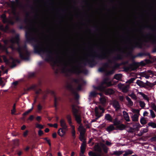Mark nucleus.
<instances>
[{
    "mask_svg": "<svg viewBox=\"0 0 156 156\" xmlns=\"http://www.w3.org/2000/svg\"><path fill=\"white\" fill-rule=\"evenodd\" d=\"M94 149L95 151L99 152L101 151V149L99 144L95 145L94 147Z\"/></svg>",
    "mask_w": 156,
    "mask_h": 156,
    "instance_id": "17",
    "label": "nucleus"
},
{
    "mask_svg": "<svg viewBox=\"0 0 156 156\" xmlns=\"http://www.w3.org/2000/svg\"><path fill=\"white\" fill-rule=\"evenodd\" d=\"M129 88V85H127L124 86L122 89V91L123 92H126L128 90Z\"/></svg>",
    "mask_w": 156,
    "mask_h": 156,
    "instance_id": "26",
    "label": "nucleus"
},
{
    "mask_svg": "<svg viewBox=\"0 0 156 156\" xmlns=\"http://www.w3.org/2000/svg\"><path fill=\"white\" fill-rule=\"evenodd\" d=\"M17 154L19 156H21L23 152L22 151L18 150L16 151Z\"/></svg>",
    "mask_w": 156,
    "mask_h": 156,
    "instance_id": "50",
    "label": "nucleus"
},
{
    "mask_svg": "<svg viewBox=\"0 0 156 156\" xmlns=\"http://www.w3.org/2000/svg\"><path fill=\"white\" fill-rule=\"evenodd\" d=\"M34 118V116L33 115H31L29 117L28 119L30 120V121H32L33 120Z\"/></svg>",
    "mask_w": 156,
    "mask_h": 156,
    "instance_id": "61",
    "label": "nucleus"
},
{
    "mask_svg": "<svg viewBox=\"0 0 156 156\" xmlns=\"http://www.w3.org/2000/svg\"><path fill=\"white\" fill-rule=\"evenodd\" d=\"M44 133L41 130H39L38 132V134L39 136H41Z\"/></svg>",
    "mask_w": 156,
    "mask_h": 156,
    "instance_id": "57",
    "label": "nucleus"
},
{
    "mask_svg": "<svg viewBox=\"0 0 156 156\" xmlns=\"http://www.w3.org/2000/svg\"><path fill=\"white\" fill-rule=\"evenodd\" d=\"M131 111L133 113H136V114H139V110L138 109H132Z\"/></svg>",
    "mask_w": 156,
    "mask_h": 156,
    "instance_id": "43",
    "label": "nucleus"
},
{
    "mask_svg": "<svg viewBox=\"0 0 156 156\" xmlns=\"http://www.w3.org/2000/svg\"><path fill=\"white\" fill-rule=\"evenodd\" d=\"M124 152V151H114L113 153V154H114L116 156H119L121 154H122Z\"/></svg>",
    "mask_w": 156,
    "mask_h": 156,
    "instance_id": "15",
    "label": "nucleus"
},
{
    "mask_svg": "<svg viewBox=\"0 0 156 156\" xmlns=\"http://www.w3.org/2000/svg\"><path fill=\"white\" fill-rule=\"evenodd\" d=\"M16 104H15L13 105L12 109L11 111V114L12 115L14 114L16 112Z\"/></svg>",
    "mask_w": 156,
    "mask_h": 156,
    "instance_id": "40",
    "label": "nucleus"
},
{
    "mask_svg": "<svg viewBox=\"0 0 156 156\" xmlns=\"http://www.w3.org/2000/svg\"><path fill=\"white\" fill-rule=\"evenodd\" d=\"M66 119L70 126H73L72 125V118L71 115H67L66 116Z\"/></svg>",
    "mask_w": 156,
    "mask_h": 156,
    "instance_id": "12",
    "label": "nucleus"
},
{
    "mask_svg": "<svg viewBox=\"0 0 156 156\" xmlns=\"http://www.w3.org/2000/svg\"><path fill=\"white\" fill-rule=\"evenodd\" d=\"M147 131L148 129L147 128L141 129L140 131L141 135H142L144 133L147 132Z\"/></svg>",
    "mask_w": 156,
    "mask_h": 156,
    "instance_id": "35",
    "label": "nucleus"
},
{
    "mask_svg": "<svg viewBox=\"0 0 156 156\" xmlns=\"http://www.w3.org/2000/svg\"><path fill=\"white\" fill-rule=\"evenodd\" d=\"M104 83H105L106 85L108 86H110L112 85L110 81L108 79L105 80L104 81Z\"/></svg>",
    "mask_w": 156,
    "mask_h": 156,
    "instance_id": "30",
    "label": "nucleus"
},
{
    "mask_svg": "<svg viewBox=\"0 0 156 156\" xmlns=\"http://www.w3.org/2000/svg\"><path fill=\"white\" fill-rule=\"evenodd\" d=\"M138 93L141 95L145 100H146L147 101H148L149 99L146 95L142 92H139Z\"/></svg>",
    "mask_w": 156,
    "mask_h": 156,
    "instance_id": "25",
    "label": "nucleus"
},
{
    "mask_svg": "<svg viewBox=\"0 0 156 156\" xmlns=\"http://www.w3.org/2000/svg\"><path fill=\"white\" fill-rule=\"evenodd\" d=\"M133 103L131 100L128 102V105L129 107H131L133 105Z\"/></svg>",
    "mask_w": 156,
    "mask_h": 156,
    "instance_id": "54",
    "label": "nucleus"
},
{
    "mask_svg": "<svg viewBox=\"0 0 156 156\" xmlns=\"http://www.w3.org/2000/svg\"><path fill=\"white\" fill-rule=\"evenodd\" d=\"M124 118L127 122H129L130 121V118L128 113L125 111L122 112Z\"/></svg>",
    "mask_w": 156,
    "mask_h": 156,
    "instance_id": "9",
    "label": "nucleus"
},
{
    "mask_svg": "<svg viewBox=\"0 0 156 156\" xmlns=\"http://www.w3.org/2000/svg\"><path fill=\"white\" fill-rule=\"evenodd\" d=\"M124 151L125 153L123 154V156H126L129 155H130L132 154L133 153V151L129 150H128Z\"/></svg>",
    "mask_w": 156,
    "mask_h": 156,
    "instance_id": "19",
    "label": "nucleus"
},
{
    "mask_svg": "<svg viewBox=\"0 0 156 156\" xmlns=\"http://www.w3.org/2000/svg\"><path fill=\"white\" fill-rule=\"evenodd\" d=\"M125 126L123 124H120L119 126V129L121 130H123L125 128Z\"/></svg>",
    "mask_w": 156,
    "mask_h": 156,
    "instance_id": "41",
    "label": "nucleus"
},
{
    "mask_svg": "<svg viewBox=\"0 0 156 156\" xmlns=\"http://www.w3.org/2000/svg\"><path fill=\"white\" fill-rule=\"evenodd\" d=\"M21 50L23 51V50L22 49H20V48H19L18 49V51L19 52L20 54V58L23 59H26L23 56V53H21Z\"/></svg>",
    "mask_w": 156,
    "mask_h": 156,
    "instance_id": "24",
    "label": "nucleus"
},
{
    "mask_svg": "<svg viewBox=\"0 0 156 156\" xmlns=\"http://www.w3.org/2000/svg\"><path fill=\"white\" fill-rule=\"evenodd\" d=\"M150 115L152 118H153L155 117L156 115L154 112L152 110H150Z\"/></svg>",
    "mask_w": 156,
    "mask_h": 156,
    "instance_id": "37",
    "label": "nucleus"
},
{
    "mask_svg": "<svg viewBox=\"0 0 156 156\" xmlns=\"http://www.w3.org/2000/svg\"><path fill=\"white\" fill-rule=\"evenodd\" d=\"M101 146L103 148L104 151L105 153H107L108 151V148L104 144H101Z\"/></svg>",
    "mask_w": 156,
    "mask_h": 156,
    "instance_id": "28",
    "label": "nucleus"
},
{
    "mask_svg": "<svg viewBox=\"0 0 156 156\" xmlns=\"http://www.w3.org/2000/svg\"><path fill=\"white\" fill-rule=\"evenodd\" d=\"M90 156H101V154L93 152L92 151H90L88 153Z\"/></svg>",
    "mask_w": 156,
    "mask_h": 156,
    "instance_id": "18",
    "label": "nucleus"
},
{
    "mask_svg": "<svg viewBox=\"0 0 156 156\" xmlns=\"http://www.w3.org/2000/svg\"><path fill=\"white\" fill-rule=\"evenodd\" d=\"M115 128L113 125H111L107 128V130L108 131L114 130Z\"/></svg>",
    "mask_w": 156,
    "mask_h": 156,
    "instance_id": "34",
    "label": "nucleus"
},
{
    "mask_svg": "<svg viewBox=\"0 0 156 156\" xmlns=\"http://www.w3.org/2000/svg\"><path fill=\"white\" fill-rule=\"evenodd\" d=\"M18 81H16L12 83V86L13 87H15L18 84Z\"/></svg>",
    "mask_w": 156,
    "mask_h": 156,
    "instance_id": "49",
    "label": "nucleus"
},
{
    "mask_svg": "<svg viewBox=\"0 0 156 156\" xmlns=\"http://www.w3.org/2000/svg\"><path fill=\"white\" fill-rule=\"evenodd\" d=\"M129 66L130 67L127 69L129 71L135 70V69H136L137 67L136 66V65L135 64L131 65Z\"/></svg>",
    "mask_w": 156,
    "mask_h": 156,
    "instance_id": "16",
    "label": "nucleus"
},
{
    "mask_svg": "<svg viewBox=\"0 0 156 156\" xmlns=\"http://www.w3.org/2000/svg\"><path fill=\"white\" fill-rule=\"evenodd\" d=\"M73 112L74 116L75 118V120L79 124H80L81 122V117L80 113L79 111L76 109L73 106Z\"/></svg>",
    "mask_w": 156,
    "mask_h": 156,
    "instance_id": "1",
    "label": "nucleus"
},
{
    "mask_svg": "<svg viewBox=\"0 0 156 156\" xmlns=\"http://www.w3.org/2000/svg\"><path fill=\"white\" fill-rule=\"evenodd\" d=\"M60 126L62 128L65 129H68V126L65 120L64 119H62L60 121Z\"/></svg>",
    "mask_w": 156,
    "mask_h": 156,
    "instance_id": "7",
    "label": "nucleus"
},
{
    "mask_svg": "<svg viewBox=\"0 0 156 156\" xmlns=\"http://www.w3.org/2000/svg\"><path fill=\"white\" fill-rule=\"evenodd\" d=\"M139 114H135L131 116L132 120L133 121H138Z\"/></svg>",
    "mask_w": 156,
    "mask_h": 156,
    "instance_id": "13",
    "label": "nucleus"
},
{
    "mask_svg": "<svg viewBox=\"0 0 156 156\" xmlns=\"http://www.w3.org/2000/svg\"><path fill=\"white\" fill-rule=\"evenodd\" d=\"M104 112V109L103 107L99 106V108L96 107L95 108V116L97 119H98L102 115V114Z\"/></svg>",
    "mask_w": 156,
    "mask_h": 156,
    "instance_id": "2",
    "label": "nucleus"
},
{
    "mask_svg": "<svg viewBox=\"0 0 156 156\" xmlns=\"http://www.w3.org/2000/svg\"><path fill=\"white\" fill-rule=\"evenodd\" d=\"M29 132V131L28 130H26L23 133V136L24 137H26L28 133Z\"/></svg>",
    "mask_w": 156,
    "mask_h": 156,
    "instance_id": "53",
    "label": "nucleus"
},
{
    "mask_svg": "<svg viewBox=\"0 0 156 156\" xmlns=\"http://www.w3.org/2000/svg\"><path fill=\"white\" fill-rule=\"evenodd\" d=\"M124 85L123 84H122L121 83L119 84L118 85V88L121 90H122L123 87Z\"/></svg>",
    "mask_w": 156,
    "mask_h": 156,
    "instance_id": "52",
    "label": "nucleus"
},
{
    "mask_svg": "<svg viewBox=\"0 0 156 156\" xmlns=\"http://www.w3.org/2000/svg\"><path fill=\"white\" fill-rule=\"evenodd\" d=\"M139 104L140 106L142 108H144L145 106V104L144 102L140 101H139Z\"/></svg>",
    "mask_w": 156,
    "mask_h": 156,
    "instance_id": "48",
    "label": "nucleus"
},
{
    "mask_svg": "<svg viewBox=\"0 0 156 156\" xmlns=\"http://www.w3.org/2000/svg\"><path fill=\"white\" fill-rule=\"evenodd\" d=\"M78 129L80 132V134H84L85 132V129L82 126L80 125L79 126Z\"/></svg>",
    "mask_w": 156,
    "mask_h": 156,
    "instance_id": "14",
    "label": "nucleus"
},
{
    "mask_svg": "<svg viewBox=\"0 0 156 156\" xmlns=\"http://www.w3.org/2000/svg\"><path fill=\"white\" fill-rule=\"evenodd\" d=\"M2 57L3 58L4 62L7 64H9L10 63H12L14 64L18 61L17 60L14 59L11 57H10L9 59L8 60L7 59L6 57L5 56L3 55Z\"/></svg>",
    "mask_w": 156,
    "mask_h": 156,
    "instance_id": "6",
    "label": "nucleus"
},
{
    "mask_svg": "<svg viewBox=\"0 0 156 156\" xmlns=\"http://www.w3.org/2000/svg\"><path fill=\"white\" fill-rule=\"evenodd\" d=\"M14 141V145L16 146H19L20 144L19 140L16 139Z\"/></svg>",
    "mask_w": 156,
    "mask_h": 156,
    "instance_id": "38",
    "label": "nucleus"
},
{
    "mask_svg": "<svg viewBox=\"0 0 156 156\" xmlns=\"http://www.w3.org/2000/svg\"><path fill=\"white\" fill-rule=\"evenodd\" d=\"M151 140L152 141H156V136L151 138Z\"/></svg>",
    "mask_w": 156,
    "mask_h": 156,
    "instance_id": "64",
    "label": "nucleus"
},
{
    "mask_svg": "<svg viewBox=\"0 0 156 156\" xmlns=\"http://www.w3.org/2000/svg\"><path fill=\"white\" fill-rule=\"evenodd\" d=\"M113 123L115 125L118 126L120 124V121L117 119H115Z\"/></svg>",
    "mask_w": 156,
    "mask_h": 156,
    "instance_id": "36",
    "label": "nucleus"
},
{
    "mask_svg": "<svg viewBox=\"0 0 156 156\" xmlns=\"http://www.w3.org/2000/svg\"><path fill=\"white\" fill-rule=\"evenodd\" d=\"M44 139L47 141V142L48 143L49 146L51 147V143L50 142V140L49 139H48L47 138H45Z\"/></svg>",
    "mask_w": 156,
    "mask_h": 156,
    "instance_id": "51",
    "label": "nucleus"
},
{
    "mask_svg": "<svg viewBox=\"0 0 156 156\" xmlns=\"http://www.w3.org/2000/svg\"><path fill=\"white\" fill-rule=\"evenodd\" d=\"M36 120L38 122H40L41 119V117L40 116H37L36 118Z\"/></svg>",
    "mask_w": 156,
    "mask_h": 156,
    "instance_id": "56",
    "label": "nucleus"
},
{
    "mask_svg": "<svg viewBox=\"0 0 156 156\" xmlns=\"http://www.w3.org/2000/svg\"><path fill=\"white\" fill-rule=\"evenodd\" d=\"M100 100L101 103L103 105H105L106 102V99L104 97H102L100 99Z\"/></svg>",
    "mask_w": 156,
    "mask_h": 156,
    "instance_id": "33",
    "label": "nucleus"
},
{
    "mask_svg": "<svg viewBox=\"0 0 156 156\" xmlns=\"http://www.w3.org/2000/svg\"><path fill=\"white\" fill-rule=\"evenodd\" d=\"M52 137L54 138H55L57 136V134L55 132L52 134Z\"/></svg>",
    "mask_w": 156,
    "mask_h": 156,
    "instance_id": "62",
    "label": "nucleus"
},
{
    "mask_svg": "<svg viewBox=\"0 0 156 156\" xmlns=\"http://www.w3.org/2000/svg\"><path fill=\"white\" fill-rule=\"evenodd\" d=\"M35 126L36 128L39 129H42L44 128V126L41 124H39L38 123H36L35 124Z\"/></svg>",
    "mask_w": 156,
    "mask_h": 156,
    "instance_id": "32",
    "label": "nucleus"
},
{
    "mask_svg": "<svg viewBox=\"0 0 156 156\" xmlns=\"http://www.w3.org/2000/svg\"><path fill=\"white\" fill-rule=\"evenodd\" d=\"M1 17L2 19V21L4 23H5L6 22V16L5 14H2L1 16Z\"/></svg>",
    "mask_w": 156,
    "mask_h": 156,
    "instance_id": "44",
    "label": "nucleus"
},
{
    "mask_svg": "<svg viewBox=\"0 0 156 156\" xmlns=\"http://www.w3.org/2000/svg\"><path fill=\"white\" fill-rule=\"evenodd\" d=\"M2 78L0 77V85L2 86V87H3L5 85L6 80L5 79H3Z\"/></svg>",
    "mask_w": 156,
    "mask_h": 156,
    "instance_id": "21",
    "label": "nucleus"
},
{
    "mask_svg": "<svg viewBox=\"0 0 156 156\" xmlns=\"http://www.w3.org/2000/svg\"><path fill=\"white\" fill-rule=\"evenodd\" d=\"M152 109L156 112V105L154 104L152 105L151 106Z\"/></svg>",
    "mask_w": 156,
    "mask_h": 156,
    "instance_id": "59",
    "label": "nucleus"
},
{
    "mask_svg": "<svg viewBox=\"0 0 156 156\" xmlns=\"http://www.w3.org/2000/svg\"><path fill=\"white\" fill-rule=\"evenodd\" d=\"M113 106L115 108L116 110L119 109L120 107V105L119 102L116 101H114L113 102Z\"/></svg>",
    "mask_w": 156,
    "mask_h": 156,
    "instance_id": "10",
    "label": "nucleus"
},
{
    "mask_svg": "<svg viewBox=\"0 0 156 156\" xmlns=\"http://www.w3.org/2000/svg\"><path fill=\"white\" fill-rule=\"evenodd\" d=\"M68 129H64L61 128L58 131V133L61 137L64 136L66 134V132Z\"/></svg>",
    "mask_w": 156,
    "mask_h": 156,
    "instance_id": "8",
    "label": "nucleus"
},
{
    "mask_svg": "<svg viewBox=\"0 0 156 156\" xmlns=\"http://www.w3.org/2000/svg\"><path fill=\"white\" fill-rule=\"evenodd\" d=\"M135 126H136V128H139L141 127V126L139 123H137L134 125L133 126V127H134Z\"/></svg>",
    "mask_w": 156,
    "mask_h": 156,
    "instance_id": "55",
    "label": "nucleus"
},
{
    "mask_svg": "<svg viewBox=\"0 0 156 156\" xmlns=\"http://www.w3.org/2000/svg\"><path fill=\"white\" fill-rule=\"evenodd\" d=\"M19 40V36L18 35H17L14 37L12 38L10 40V41L12 44L10 46L12 49L13 50L15 49V47L14 46V43H18Z\"/></svg>",
    "mask_w": 156,
    "mask_h": 156,
    "instance_id": "5",
    "label": "nucleus"
},
{
    "mask_svg": "<svg viewBox=\"0 0 156 156\" xmlns=\"http://www.w3.org/2000/svg\"><path fill=\"white\" fill-rule=\"evenodd\" d=\"M72 128V134L73 138L75 137V127L74 126H70Z\"/></svg>",
    "mask_w": 156,
    "mask_h": 156,
    "instance_id": "22",
    "label": "nucleus"
},
{
    "mask_svg": "<svg viewBox=\"0 0 156 156\" xmlns=\"http://www.w3.org/2000/svg\"><path fill=\"white\" fill-rule=\"evenodd\" d=\"M136 83L139 86H142L143 85V82L142 81L139 80H138L136 81Z\"/></svg>",
    "mask_w": 156,
    "mask_h": 156,
    "instance_id": "45",
    "label": "nucleus"
},
{
    "mask_svg": "<svg viewBox=\"0 0 156 156\" xmlns=\"http://www.w3.org/2000/svg\"><path fill=\"white\" fill-rule=\"evenodd\" d=\"M148 114V113L146 111H145L143 113V115L144 116H147Z\"/></svg>",
    "mask_w": 156,
    "mask_h": 156,
    "instance_id": "63",
    "label": "nucleus"
},
{
    "mask_svg": "<svg viewBox=\"0 0 156 156\" xmlns=\"http://www.w3.org/2000/svg\"><path fill=\"white\" fill-rule=\"evenodd\" d=\"M97 94H98L96 93L95 91L91 92L89 95V99H90L94 97Z\"/></svg>",
    "mask_w": 156,
    "mask_h": 156,
    "instance_id": "20",
    "label": "nucleus"
},
{
    "mask_svg": "<svg viewBox=\"0 0 156 156\" xmlns=\"http://www.w3.org/2000/svg\"><path fill=\"white\" fill-rule=\"evenodd\" d=\"M58 100V98H56L55 96V106H56L57 104V101Z\"/></svg>",
    "mask_w": 156,
    "mask_h": 156,
    "instance_id": "60",
    "label": "nucleus"
},
{
    "mask_svg": "<svg viewBox=\"0 0 156 156\" xmlns=\"http://www.w3.org/2000/svg\"><path fill=\"white\" fill-rule=\"evenodd\" d=\"M122 75L120 74H116L114 76V78L117 80H120L122 78Z\"/></svg>",
    "mask_w": 156,
    "mask_h": 156,
    "instance_id": "27",
    "label": "nucleus"
},
{
    "mask_svg": "<svg viewBox=\"0 0 156 156\" xmlns=\"http://www.w3.org/2000/svg\"><path fill=\"white\" fill-rule=\"evenodd\" d=\"M43 58L44 56H47L49 55L50 52L48 50L44 47H42V48L37 52Z\"/></svg>",
    "mask_w": 156,
    "mask_h": 156,
    "instance_id": "3",
    "label": "nucleus"
},
{
    "mask_svg": "<svg viewBox=\"0 0 156 156\" xmlns=\"http://www.w3.org/2000/svg\"><path fill=\"white\" fill-rule=\"evenodd\" d=\"M148 125L153 128H156V124L153 122H149L148 124Z\"/></svg>",
    "mask_w": 156,
    "mask_h": 156,
    "instance_id": "29",
    "label": "nucleus"
},
{
    "mask_svg": "<svg viewBox=\"0 0 156 156\" xmlns=\"http://www.w3.org/2000/svg\"><path fill=\"white\" fill-rule=\"evenodd\" d=\"M141 76L145 77L146 79H148L149 77H152L154 76V73L151 70L145 71L141 73Z\"/></svg>",
    "mask_w": 156,
    "mask_h": 156,
    "instance_id": "4",
    "label": "nucleus"
},
{
    "mask_svg": "<svg viewBox=\"0 0 156 156\" xmlns=\"http://www.w3.org/2000/svg\"><path fill=\"white\" fill-rule=\"evenodd\" d=\"M33 109V107L32 106L31 109H29L23 114V115H26L29 114Z\"/></svg>",
    "mask_w": 156,
    "mask_h": 156,
    "instance_id": "42",
    "label": "nucleus"
},
{
    "mask_svg": "<svg viewBox=\"0 0 156 156\" xmlns=\"http://www.w3.org/2000/svg\"><path fill=\"white\" fill-rule=\"evenodd\" d=\"M133 99L136 100V97L135 95L133 93H132L131 94L129 95Z\"/></svg>",
    "mask_w": 156,
    "mask_h": 156,
    "instance_id": "47",
    "label": "nucleus"
},
{
    "mask_svg": "<svg viewBox=\"0 0 156 156\" xmlns=\"http://www.w3.org/2000/svg\"><path fill=\"white\" fill-rule=\"evenodd\" d=\"M86 147V143L85 142L83 141L80 147L81 152L82 154L84 153L85 151Z\"/></svg>",
    "mask_w": 156,
    "mask_h": 156,
    "instance_id": "11",
    "label": "nucleus"
},
{
    "mask_svg": "<svg viewBox=\"0 0 156 156\" xmlns=\"http://www.w3.org/2000/svg\"><path fill=\"white\" fill-rule=\"evenodd\" d=\"M114 92V91L112 89H108L107 90L106 94H111Z\"/></svg>",
    "mask_w": 156,
    "mask_h": 156,
    "instance_id": "39",
    "label": "nucleus"
},
{
    "mask_svg": "<svg viewBox=\"0 0 156 156\" xmlns=\"http://www.w3.org/2000/svg\"><path fill=\"white\" fill-rule=\"evenodd\" d=\"M140 122L142 124L144 125L147 123V121L144 117H142L140 120Z\"/></svg>",
    "mask_w": 156,
    "mask_h": 156,
    "instance_id": "31",
    "label": "nucleus"
},
{
    "mask_svg": "<svg viewBox=\"0 0 156 156\" xmlns=\"http://www.w3.org/2000/svg\"><path fill=\"white\" fill-rule=\"evenodd\" d=\"M84 134H80V139L81 141L84 140Z\"/></svg>",
    "mask_w": 156,
    "mask_h": 156,
    "instance_id": "46",
    "label": "nucleus"
},
{
    "mask_svg": "<svg viewBox=\"0 0 156 156\" xmlns=\"http://www.w3.org/2000/svg\"><path fill=\"white\" fill-rule=\"evenodd\" d=\"M105 119L107 120L110 122H112V118L110 115L109 114H106L105 115Z\"/></svg>",
    "mask_w": 156,
    "mask_h": 156,
    "instance_id": "23",
    "label": "nucleus"
},
{
    "mask_svg": "<svg viewBox=\"0 0 156 156\" xmlns=\"http://www.w3.org/2000/svg\"><path fill=\"white\" fill-rule=\"evenodd\" d=\"M105 143L108 146H110L112 145V144L111 142L108 141H106L105 142Z\"/></svg>",
    "mask_w": 156,
    "mask_h": 156,
    "instance_id": "58",
    "label": "nucleus"
}]
</instances>
